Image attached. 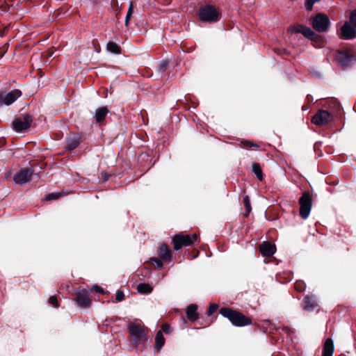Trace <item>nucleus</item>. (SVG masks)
I'll return each instance as SVG.
<instances>
[{
  "label": "nucleus",
  "instance_id": "1",
  "mask_svg": "<svg viewBox=\"0 0 356 356\" xmlns=\"http://www.w3.org/2000/svg\"><path fill=\"white\" fill-rule=\"evenodd\" d=\"M220 313L235 326H245L250 325L252 321L250 318L244 316L242 313L232 310L229 308H222Z\"/></svg>",
  "mask_w": 356,
  "mask_h": 356
},
{
  "label": "nucleus",
  "instance_id": "2",
  "mask_svg": "<svg viewBox=\"0 0 356 356\" xmlns=\"http://www.w3.org/2000/svg\"><path fill=\"white\" fill-rule=\"evenodd\" d=\"M309 22L312 28L319 33L326 32L330 25L328 16L322 13H318L314 17H311Z\"/></svg>",
  "mask_w": 356,
  "mask_h": 356
},
{
  "label": "nucleus",
  "instance_id": "3",
  "mask_svg": "<svg viewBox=\"0 0 356 356\" xmlns=\"http://www.w3.org/2000/svg\"><path fill=\"white\" fill-rule=\"evenodd\" d=\"M128 330L136 346L144 343L147 341V332L140 325L131 323L128 325Z\"/></svg>",
  "mask_w": 356,
  "mask_h": 356
},
{
  "label": "nucleus",
  "instance_id": "4",
  "mask_svg": "<svg viewBox=\"0 0 356 356\" xmlns=\"http://www.w3.org/2000/svg\"><path fill=\"white\" fill-rule=\"evenodd\" d=\"M200 19L207 22H216L219 19V13L216 8L211 5H206L199 10Z\"/></svg>",
  "mask_w": 356,
  "mask_h": 356
},
{
  "label": "nucleus",
  "instance_id": "5",
  "mask_svg": "<svg viewBox=\"0 0 356 356\" xmlns=\"http://www.w3.org/2000/svg\"><path fill=\"white\" fill-rule=\"evenodd\" d=\"M197 239L196 234L189 235H183L181 234H176L172 238L174 249L180 250L183 246L193 245Z\"/></svg>",
  "mask_w": 356,
  "mask_h": 356
},
{
  "label": "nucleus",
  "instance_id": "6",
  "mask_svg": "<svg viewBox=\"0 0 356 356\" xmlns=\"http://www.w3.org/2000/svg\"><path fill=\"white\" fill-rule=\"evenodd\" d=\"M300 216L303 219H307L311 212L312 200L311 195L308 192H305L299 199Z\"/></svg>",
  "mask_w": 356,
  "mask_h": 356
},
{
  "label": "nucleus",
  "instance_id": "7",
  "mask_svg": "<svg viewBox=\"0 0 356 356\" xmlns=\"http://www.w3.org/2000/svg\"><path fill=\"white\" fill-rule=\"evenodd\" d=\"M336 59L343 67H346L355 60V54L351 49L339 51Z\"/></svg>",
  "mask_w": 356,
  "mask_h": 356
},
{
  "label": "nucleus",
  "instance_id": "8",
  "mask_svg": "<svg viewBox=\"0 0 356 356\" xmlns=\"http://www.w3.org/2000/svg\"><path fill=\"white\" fill-rule=\"evenodd\" d=\"M32 122V118L30 115H25L22 118H16L13 122V129L17 132H22L29 129Z\"/></svg>",
  "mask_w": 356,
  "mask_h": 356
},
{
  "label": "nucleus",
  "instance_id": "9",
  "mask_svg": "<svg viewBox=\"0 0 356 356\" xmlns=\"http://www.w3.org/2000/svg\"><path fill=\"white\" fill-rule=\"evenodd\" d=\"M332 120V115L327 111L320 110L312 118V122L321 126L327 124Z\"/></svg>",
  "mask_w": 356,
  "mask_h": 356
},
{
  "label": "nucleus",
  "instance_id": "10",
  "mask_svg": "<svg viewBox=\"0 0 356 356\" xmlns=\"http://www.w3.org/2000/svg\"><path fill=\"white\" fill-rule=\"evenodd\" d=\"M33 175V170L29 168H24L17 172L14 177L13 180L17 184H24L30 181Z\"/></svg>",
  "mask_w": 356,
  "mask_h": 356
},
{
  "label": "nucleus",
  "instance_id": "11",
  "mask_svg": "<svg viewBox=\"0 0 356 356\" xmlns=\"http://www.w3.org/2000/svg\"><path fill=\"white\" fill-rule=\"evenodd\" d=\"M292 33H302L305 37L311 40H317L318 35L314 33L310 28L303 25H297L291 29Z\"/></svg>",
  "mask_w": 356,
  "mask_h": 356
},
{
  "label": "nucleus",
  "instance_id": "12",
  "mask_svg": "<svg viewBox=\"0 0 356 356\" xmlns=\"http://www.w3.org/2000/svg\"><path fill=\"white\" fill-rule=\"evenodd\" d=\"M21 95L22 92L20 90H13L12 91L3 95V97H0V105L3 104L8 106L10 105L15 102Z\"/></svg>",
  "mask_w": 356,
  "mask_h": 356
},
{
  "label": "nucleus",
  "instance_id": "13",
  "mask_svg": "<svg viewBox=\"0 0 356 356\" xmlns=\"http://www.w3.org/2000/svg\"><path fill=\"white\" fill-rule=\"evenodd\" d=\"M356 37V31L348 23L345 22L340 31V38L344 40H350Z\"/></svg>",
  "mask_w": 356,
  "mask_h": 356
},
{
  "label": "nucleus",
  "instance_id": "14",
  "mask_svg": "<svg viewBox=\"0 0 356 356\" xmlns=\"http://www.w3.org/2000/svg\"><path fill=\"white\" fill-rule=\"evenodd\" d=\"M76 302L82 308L88 307L90 305V299L86 290H82L76 293Z\"/></svg>",
  "mask_w": 356,
  "mask_h": 356
},
{
  "label": "nucleus",
  "instance_id": "15",
  "mask_svg": "<svg viewBox=\"0 0 356 356\" xmlns=\"http://www.w3.org/2000/svg\"><path fill=\"white\" fill-rule=\"evenodd\" d=\"M261 254L264 257H270L276 251V248L269 242H264L259 247Z\"/></svg>",
  "mask_w": 356,
  "mask_h": 356
},
{
  "label": "nucleus",
  "instance_id": "16",
  "mask_svg": "<svg viewBox=\"0 0 356 356\" xmlns=\"http://www.w3.org/2000/svg\"><path fill=\"white\" fill-rule=\"evenodd\" d=\"M318 306L316 298L312 296H307L304 298V309L307 311H313Z\"/></svg>",
  "mask_w": 356,
  "mask_h": 356
},
{
  "label": "nucleus",
  "instance_id": "17",
  "mask_svg": "<svg viewBox=\"0 0 356 356\" xmlns=\"http://www.w3.org/2000/svg\"><path fill=\"white\" fill-rule=\"evenodd\" d=\"M186 314L191 321H196L198 318L197 306L195 304L189 305L186 309Z\"/></svg>",
  "mask_w": 356,
  "mask_h": 356
},
{
  "label": "nucleus",
  "instance_id": "18",
  "mask_svg": "<svg viewBox=\"0 0 356 356\" xmlns=\"http://www.w3.org/2000/svg\"><path fill=\"white\" fill-rule=\"evenodd\" d=\"M81 143V137L79 136H73L69 137L66 141V148L69 150L74 149Z\"/></svg>",
  "mask_w": 356,
  "mask_h": 356
},
{
  "label": "nucleus",
  "instance_id": "19",
  "mask_svg": "<svg viewBox=\"0 0 356 356\" xmlns=\"http://www.w3.org/2000/svg\"><path fill=\"white\" fill-rule=\"evenodd\" d=\"M334 352V343L332 339H327L324 347L323 356H332Z\"/></svg>",
  "mask_w": 356,
  "mask_h": 356
},
{
  "label": "nucleus",
  "instance_id": "20",
  "mask_svg": "<svg viewBox=\"0 0 356 356\" xmlns=\"http://www.w3.org/2000/svg\"><path fill=\"white\" fill-rule=\"evenodd\" d=\"M108 113V111L105 106L97 108L95 115L96 122L98 123L103 122Z\"/></svg>",
  "mask_w": 356,
  "mask_h": 356
},
{
  "label": "nucleus",
  "instance_id": "21",
  "mask_svg": "<svg viewBox=\"0 0 356 356\" xmlns=\"http://www.w3.org/2000/svg\"><path fill=\"white\" fill-rule=\"evenodd\" d=\"M159 255L163 260H170L171 258V251L166 245L163 244L159 247Z\"/></svg>",
  "mask_w": 356,
  "mask_h": 356
},
{
  "label": "nucleus",
  "instance_id": "22",
  "mask_svg": "<svg viewBox=\"0 0 356 356\" xmlns=\"http://www.w3.org/2000/svg\"><path fill=\"white\" fill-rule=\"evenodd\" d=\"M165 343V339L162 334V331H158L155 337V351H159Z\"/></svg>",
  "mask_w": 356,
  "mask_h": 356
},
{
  "label": "nucleus",
  "instance_id": "23",
  "mask_svg": "<svg viewBox=\"0 0 356 356\" xmlns=\"http://www.w3.org/2000/svg\"><path fill=\"white\" fill-rule=\"evenodd\" d=\"M138 291L140 293H150L153 288L147 283L139 284L137 286Z\"/></svg>",
  "mask_w": 356,
  "mask_h": 356
},
{
  "label": "nucleus",
  "instance_id": "24",
  "mask_svg": "<svg viewBox=\"0 0 356 356\" xmlns=\"http://www.w3.org/2000/svg\"><path fill=\"white\" fill-rule=\"evenodd\" d=\"M252 172L254 173V175L258 178V179L259 181H262L263 174H262V170H261V168L259 164L253 163L252 165Z\"/></svg>",
  "mask_w": 356,
  "mask_h": 356
},
{
  "label": "nucleus",
  "instance_id": "25",
  "mask_svg": "<svg viewBox=\"0 0 356 356\" xmlns=\"http://www.w3.org/2000/svg\"><path fill=\"white\" fill-rule=\"evenodd\" d=\"M106 49L108 51L115 54H118L120 53V47L113 42H109L106 45Z\"/></svg>",
  "mask_w": 356,
  "mask_h": 356
},
{
  "label": "nucleus",
  "instance_id": "26",
  "mask_svg": "<svg viewBox=\"0 0 356 356\" xmlns=\"http://www.w3.org/2000/svg\"><path fill=\"white\" fill-rule=\"evenodd\" d=\"M243 203L246 210L245 213L244 214L245 217H248L249 213L251 211V205L249 197L248 195H245L243 197Z\"/></svg>",
  "mask_w": 356,
  "mask_h": 356
},
{
  "label": "nucleus",
  "instance_id": "27",
  "mask_svg": "<svg viewBox=\"0 0 356 356\" xmlns=\"http://www.w3.org/2000/svg\"><path fill=\"white\" fill-rule=\"evenodd\" d=\"M133 13H134V6H133V3L131 2L129 4V9H128L127 15L125 17V26H128L129 19H130Z\"/></svg>",
  "mask_w": 356,
  "mask_h": 356
},
{
  "label": "nucleus",
  "instance_id": "28",
  "mask_svg": "<svg viewBox=\"0 0 356 356\" xmlns=\"http://www.w3.org/2000/svg\"><path fill=\"white\" fill-rule=\"evenodd\" d=\"M321 0H305V7L309 11H311L313 8L314 3L320 1Z\"/></svg>",
  "mask_w": 356,
  "mask_h": 356
},
{
  "label": "nucleus",
  "instance_id": "29",
  "mask_svg": "<svg viewBox=\"0 0 356 356\" xmlns=\"http://www.w3.org/2000/svg\"><path fill=\"white\" fill-rule=\"evenodd\" d=\"M295 289L298 291H303L305 289V284L303 282H296L295 284Z\"/></svg>",
  "mask_w": 356,
  "mask_h": 356
},
{
  "label": "nucleus",
  "instance_id": "30",
  "mask_svg": "<svg viewBox=\"0 0 356 356\" xmlns=\"http://www.w3.org/2000/svg\"><path fill=\"white\" fill-rule=\"evenodd\" d=\"M241 146L242 147H258V145L252 143L250 140H243L241 142Z\"/></svg>",
  "mask_w": 356,
  "mask_h": 356
},
{
  "label": "nucleus",
  "instance_id": "31",
  "mask_svg": "<svg viewBox=\"0 0 356 356\" xmlns=\"http://www.w3.org/2000/svg\"><path fill=\"white\" fill-rule=\"evenodd\" d=\"M59 197H60V193H51L47 195L46 200H52L58 199Z\"/></svg>",
  "mask_w": 356,
  "mask_h": 356
},
{
  "label": "nucleus",
  "instance_id": "32",
  "mask_svg": "<svg viewBox=\"0 0 356 356\" xmlns=\"http://www.w3.org/2000/svg\"><path fill=\"white\" fill-rule=\"evenodd\" d=\"M160 331H162V333L165 332V334H170L172 332V329L168 324L165 323L162 325L161 330Z\"/></svg>",
  "mask_w": 356,
  "mask_h": 356
},
{
  "label": "nucleus",
  "instance_id": "33",
  "mask_svg": "<svg viewBox=\"0 0 356 356\" xmlns=\"http://www.w3.org/2000/svg\"><path fill=\"white\" fill-rule=\"evenodd\" d=\"M218 309V305L216 304H211L209 305L207 314L209 316L211 315L213 312H215Z\"/></svg>",
  "mask_w": 356,
  "mask_h": 356
},
{
  "label": "nucleus",
  "instance_id": "34",
  "mask_svg": "<svg viewBox=\"0 0 356 356\" xmlns=\"http://www.w3.org/2000/svg\"><path fill=\"white\" fill-rule=\"evenodd\" d=\"M124 294L123 291H118L116 293L115 302H120L124 299Z\"/></svg>",
  "mask_w": 356,
  "mask_h": 356
},
{
  "label": "nucleus",
  "instance_id": "35",
  "mask_svg": "<svg viewBox=\"0 0 356 356\" xmlns=\"http://www.w3.org/2000/svg\"><path fill=\"white\" fill-rule=\"evenodd\" d=\"M152 262L154 264V265L158 268V269H161L162 267H163V263L162 261L159 259H156V258H154L152 259Z\"/></svg>",
  "mask_w": 356,
  "mask_h": 356
},
{
  "label": "nucleus",
  "instance_id": "36",
  "mask_svg": "<svg viewBox=\"0 0 356 356\" xmlns=\"http://www.w3.org/2000/svg\"><path fill=\"white\" fill-rule=\"evenodd\" d=\"M350 22L356 26V10H353L350 16Z\"/></svg>",
  "mask_w": 356,
  "mask_h": 356
},
{
  "label": "nucleus",
  "instance_id": "37",
  "mask_svg": "<svg viewBox=\"0 0 356 356\" xmlns=\"http://www.w3.org/2000/svg\"><path fill=\"white\" fill-rule=\"evenodd\" d=\"M49 302L53 305L55 307H58V300L57 298L55 296H51L49 298Z\"/></svg>",
  "mask_w": 356,
  "mask_h": 356
},
{
  "label": "nucleus",
  "instance_id": "38",
  "mask_svg": "<svg viewBox=\"0 0 356 356\" xmlns=\"http://www.w3.org/2000/svg\"><path fill=\"white\" fill-rule=\"evenodd\" d=\"M92 289L95 291H96L97 293H104V289L102 287L99 286H92Z\"/></svg>",
  "mask_w": 356,
  "mask_h": 356
},
{
  "label": "nucleus",
  "instance_id": "39",
  "mask_svg": "<svg viewBox=\"0 0 356 356\" xmlns=\"http://www.w3.org/2000/svg\"><path fill=\"white\" fill-rule=\"evenodd\" d=\"M168 61H163L159 66V70H164L168 65Z\"/></svg>",
  "mask_w": 356,
  "mask_h": 356
},
{
  "label": "nucleus",
  "instance_id": "40",
  "mask_svg": "<svg viewBox=\"0 0 356 356\" xmlns=\"http://www.w3.org/2000/svg\"><path fill=\"white\" fill-rule=\"evenodd\" d=\"M102 177L104 181H106L108 179L109 175L105 173L102 175Z\"/></svg>",
  "mask_w": 356,
  "mask_h": 356
}]
</instances>
